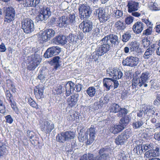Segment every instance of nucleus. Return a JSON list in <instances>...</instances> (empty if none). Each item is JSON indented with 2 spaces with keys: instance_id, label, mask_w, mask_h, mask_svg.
<instances>
[{
  "instance_id": "obj_1",
  "label": "nucleus",
  "mask_w": 160,
  "mask_h": 160,
  "mask_svg": "<svg viewBox=\"0 0 160 160\" xmlns=\"http://www.w3.org/2000/svg\"><path fill=\"white\" fill-rule=\"evenodd\" d=\"M98 153L99 155L95 157L93 154H84L79 160H106L109 157V154L107 148H101L98 150Z\"/></svg>"
},
{
  "instance_id": "obj_2",
  "label": "nucleus",
  "mask_w": 160,
  "mask_h": 160,
  "mask_svg": "<svg viewBox=\"0 0 160 160\" xmlns=\"http://www.w3.org/2000/svg\"><path fill=\"white\" fill-rule=\"evenodd\" d=\"M77 19L76 17L74 14H70L68 17L62 16L59 18L56 25L61 28L65 27L69 25L73 26L76 24Z\"/></svg>"
},
{
  "instance_id": "obj_3",
  "label": "nucleus",
  "mask_w": 160,
  "mask_h": 160,
  "mask_svg": "<svg viewBox=\"0 0 160 160\" xmlns=\"http://www.w3.org/2000/svg\"><path fill=\"white\" fill-rule=\"evenodd\" d=\"M101 41L102 43V45L108 51L110 50L111 45L115 47L119 42L118 36L113 34L109 35L105 37L102 39Z\"/></svg>"
},
{
  "instance_id": "obj_4",
  "label": "nucleus",
  "mask_w": 160,
  "mask_h": 160,
  "mask_svg": "<svg viewBox=\"0 0 160 160\" xmlns=\"http://www.w3.org/2000/svg\"><path fill=\"white\" fill-rule=\"evenodd\" d=\"M150 77V73L147 71L142 72L139 78H134L132 79L133 83L132 85L136 87L139 86L141 87L143 86L144 87L148 86L147 83Z\"/></svg>"
},
{
  "instance_id": "obj_5",
  "label": "nucleus",
  "mask_w": 160,
  "mask_h": 160,
  "mask_svg": "<svg viewBox=\"0 0 160 160\" xmlns=\"http://www.w3.org/2000/svg\"><path fill=\"white\" fill-rule=\"evenodd\" d=\"M130 120V119L127 116L122 117L120 119L118 125H114L110 129V132L114 134L118 133L125 128Z\"/></svg>"
},
{
  "instance_id": "obj_6",
  "label": "nucleus",
  "mask_w": 160,
  "mask_h": 160,
  "mask_svg": "<svg viewBox=\"0 0 160 160\" xmlns=\"http://www.w3.org/2000/svg\"><path fill=\"white\" fill-rule=\"evenodd\" d=\"M155 112V109L152 106L144 105L142 107V110L137 113V116L142 119L143 118L148 119L154 114Z\"/></svg>"
},
{
  "instance_id": "obj_7",
  "label": "nucleus",
  "mask_w": 160,
  "mask_h": 160,
  "mask_svg": "<svg viewBox=\"0 0 160 160\" xmlns=\"http://www.w3.org/2000/svg\"><path fill=\"white\" fill-rule=\"evenodd\" d=\"M27 69L31 70L34 69L40 64L42 59L40 56L34 54L28 57Z\"/></svg>"
},
{
  "instance_id": "obj_8",
  "label": "nucleus",
  "mask_w": 160,
  "mask_h": 160,
  "mask_svg": "<svg viewBox=\"0 0 160 160\" xmlns=\"http://www.w3.org/2000/svg\"><path fill=\"white\" fill-rule=\"evenodd\" d=\"M21 24L22 28L26 33H30L34 30L33 22L30 18H23L21 21Z\"/></svg>"
},
{
  "instance_id": "obj_9",
  "label": "nucleus",
  "mask_w": 160,
  "mask_h": 160,
  "mask_svg": "<svg viewBox=\"0 0 160 160\" xmlns=\"http://www.w3.org/2000/svg\"><path fill=\"white\" fill-rule=\"evenodd\" d=\"M78 9L81 19H86L90 17L92 12V11L90 7L87 5H80Z\"/></svg>"
},
{
  "instance_id": "obj_10",
  "label": "nucleus",
  "mask_w": 160,
  "mask_h": 160,
  "mask_svg": "<svg viewBox=\"0 0 160 160\" xmlns=\"http://www.w3.org/2000/svg\"><path fill=\"white\" fill-rule=\"evenodd\" d=\"M65 87L66 91L65 95L67 97L69 96L72 92H73L75 88L76 89V91L78 92L80 91L82 86L79 84H78L75 85L71 81L68 82L66 84Z\"/></svg>"
},
{
  "instance_id": "obj_11",
  "label": "nucleus",
  "mask_w": 160,
  "mask_h": 160,
  "mask_svg": "<svg viewBox=\"0 0 160 160\" xmlns=\"http://www.w3.org/2000/svg\"><path fill=\"white\" fill-rule=\"evenodd\" d=\"M5 11V18L4 22L10 23L15 19L16 12L14 8L12 7L6 8Z\"/></svg>"
},
{
  "instance_id": "obj_12",
  "label": "nucleus",
  "mask_w": 160,
  "mask_h": 160,
  "mask_svg": "<svg viewBox=\"0 0 160 160\" xmlns=\"http://www.w3.org/2000/svg\"><path fill=\"white\" fill-rule=\"evenodd\" d=\"M139 62V59L138 58L135 57L129 56L125 60H123L122 63L124 66L132 67L137 66Z\"/></svg>"
},
{
  "instance_id": "obj_13",
  "label": "nucleus",
  "mask_w": 160,
  "mask_h": 160,
  "mask_svg": "<svg viewBox=\"0 0 160 160\" xmlns=\"http://www.w3.org/2000/svg\"><path fill=\"white\" fill-rule=\"evenodd\" d=\"M51 15V12L49 7L44 8L41 10L37 17V19L40 21L44 22Z\"/></svg>"
},
{
  "instance_id": "obj_14",
  "label": "nucleus",
  "mask_w": 160,
  "mask_h": 160,
  "mask_svg": "<svg viewBox=\"0 0 160 160\" xmlns=\"http://www.w3.org/2000/svg\"><path fill=\"white\" fill-rule=\"evenodd\" d=\"M60 48L58 46L48 48L44 54L45 58H48L58 54L60 52Z\"/></svg>"
},
{
  "instance_id": "obj_15",
  "label": "nucleus",
  "mask_w": 160,
  "mask_h": 160,
  "mask_svg": "<svg viewBox=\"0 0 160 160\" xmlns=\"http://www.w3.org/2000/svg\"><path fill=\"white\" fill-rule=\"evenodd\" d=\"M108 52L104 47L101 45L98 46L96 49V51L92 54V58L95 61L98 60L100 56L103 55Z\"/></svg>"
},
{
  "instance_id": "obj_16",
  "label": "nucleus",
  "mask_w": 160,
  "mask_h": 160,
  "mask_svg": "<svg viewBox=\"0 0 160 160\" xmlns=\"http://www.w3.org/2000/svg\"><path fill=\"white\" fill-rule=\"evenodd\" d=\"M41 130L46 133H49L54 128V125L51 121H46L41 126Z\"/></svg>"
},
{
  "instance_id": "obj_17",
  "label": "nucleus",
  "mask_w": 160,
  "mask_h": 160,
  "mask_svg": "<svg viewBox=\"0 0 160 160\" xmlns=\"http://www.w3.org/2000/svg\"><path fill=\"white\" fill-rule=\"evenodd\" d=\"M82 31L85 33H90L93 29V23L91 20H86L82 22Z\"/></svg>"
},
{
  "instance_id": "obj_18",
  "label": "nucleus",
  "mask_w": 160,
  "mask_h": 160,
  "mask_svg": "<svg viewBox=\"0 0 160 160\" xmlns=\"http://www.w3.org/2000/svg\"><path fill=\"white\" fill-rule=\"evenodd\" d=\"M96 12L98 14V17L101 22H104L108 20L109 17L105 12V9L102 8H99L96 11Z\"/></svg>"
},
{
  "instance_id": "obj_19",
  "label": "nucleus",
  "mask_w": 160,
  "mask_h": 160,
  "mask_svg": "<svg viewBox=\"0 0 160 160\" xmlns=\"http://www.w3.org/2000/svg\"><path fill=\"white\" fill-rule=\"evenodd\" d=\"M44 87L42 84H39L35 87L34 89V93L35 97L38 99H41L43 97V92Z\"/></svg>"
},
{
  "instance_id": "obj_20",
  "label": "nucleus",
  "mask_w": 160,
  "mask_h": 160,
  "mask_svg": "<svg viewBox=\"0 0 160 160\" xmlns=\"http://www.w3.org/2000/svg\"><path fill=\"white\" fill-rule=\"evenodd\" d=\"M128 11L129 13L137 11L140 7L139 3L134 1L128 2L127 5Z\"/></svg>"
},
{
  "instance_id": "obj_21",
  "label": "nucleus",
  "mask_w": 160,
  "mask_h": 160,
  "mask_svg": "<svg viewBox=\"0 0 160 160\" xmlns=\"http://www.w3.org/2000/svg\"><path fill=\"white\" fill-rule=\"evenodd\" d=\"M128 46L130 48V52H133L135 53H138L139 52L141 51L139 44L135 41L129 42L128 44Z\"/></svg>"
},
{
  "instance_id": "obj_22",
  "label": "nucleus",
  "mask_w": 160,
  "mask_h": 160,
  "mask_svg": "<svg viewBox=\"0 0 160 160\" xmlns=\"http://www.w3.org/2000/svg\"><path fill=\"white\" fill-rule=\"evenodd\" d=\"M53 42L57 44L64 45L68 42L67 38L65 36H58L54 38Z\"/></svg>"
},
{
  "instance_id": "obj_23",
  "label": "nucleus",
  "mask_w": 160,
  "mask_h": 160,
  "mask_svg": "<svg viewBox=\"0 0 160 160\" xmlns=\"http://www.w3.org/2000/svg\"><path fill=\"white\" fill-rule=\"evenodd\" d=\"M151 47L147 49L144 52L143 57L145 59H148L154 55L155 46L153 45Z\"/></svg>"
},
{
  "instance_id": "obj_24",
  "label": "nucleus",
  "mask_w": 160,
  "mask_h": 160,
  "mask_svg": "<svg viewBox=\"0 0 160 160\" xmlns=\"http://www.w3.org/2000/svg\"><path fill=\"white\" fill-rule=\"evenodd\" d=\"M89 132V138L87 141V144H90L92 143L95 140L96 132L93 126H91L88 131Z\"/></svg>"
},
{
  "instance_id": "obj_25",
  "label": "nucleus",
  "mask_w": 160,
  "mask_h": 160,
  "mask_svg": "<svg viewBox=\"0 0 160 160\" xmlns=\"http://www.w3.org/2000/svg\"><path fill=\"white\" fill-rule=\"evenodd\" d=\"M143 24L141 22H137L133 26L132 30L136 34L140 33L143 29Z\"/></svg>"
},
{
  "instance_id": "obj_26",
  "label": "nucleus",
  "mask_w": 160,
  "mask_h": 160,
  "mask_svg": "<svg viewBox=\"0 0 160 160\" xmlns=\"http://www.w3.org/2000/svg\"><path fill=\"white\" fill-rule=\"evenodd\" d=\"M103 86L106 87L107 91L110 90L113 87V78H107L103 79Z\"/></svg>"
},
{
  "instance_id": "obj_27",
  "label": "nucleus",
  "mask_w": 160,
  "mask_h": 160,
  "mask_svg": "<svg viewBox=\"0 0 160 160\" xmlns=\"http://www.w3.org/2000/svg\"><path fill=\"white\" fill-rule=\"evenodd\" d=\"M78 97L77 95H72L67 99V103L68 107H72L75 106L77 103Z\"/></svg>"
},
{
  "instance_id": "obj_28",
  "label": "nucleus",
  "mask_w": 160,
  "mask_h": 160,
  "mask_svg": "<svg viewBox=\"0 0 160 160\" xmlns=\"http://www.w3.org/2000/svg\"><path fill=\"white\" fill-rule=\"evenodd\" d=\"M126 24L120 20L117 21L115 24V27L116 30L118 32H121L124 30L126 28Z\"/></svg>"
},
{
  "instance_id": "obj_29",
  "label": "nucleus",
  "mask_w": 160,
  "mask_h": 160,
  "mask_svg": "<svg viewBox=\"0 0 160 160\" xmlns=\"http://www.w3.org/2000/svg\"><path fill=\"white\" fill-rule=\"evenodd\" d=\"M63 133L66 141H68L70 140L73 139L75 137V134L73 132L68 131L63 132Z\"/></svg>"
},
{
  "instance_id": "obj_30",
  "label": "nucleus",
  "mask_w": 160,
  "mask_h": 160,
  "mask_svg": "<svg viewBox=\"0 0 160 160\" xmlns=\"http://www.w3.org/2000/svg\"><path fill=\"white\" fill-rule=\"evenodd\" d=\"M144 123V122L142 119L135 120L132 123V126L134 129H138L140 128Z\"/></svg>"
},
{
  "instance_id": "obj_31",
  "label": "nucleus",
  "mask_w": 160,
  "mask_h": 160,
  "mask_svg": "<svg viewBox=\"0 0 160 160\" xmlns=\"http://www.w3.org/2000/svg\"><path fill=\"white\" fill-rule=\"evenodd\" d=\"M79 118L78 112L73 111H72L69 112V115L68 117V120L70 121H73L75 119Z\"/></svg>"
},
{
  "instance_id": "obj_32",
  "label": "nucleus",
  "mask_w": 160,
  "mask_h": 160,
  "mask_svg": "<svg viewBox=\"0 0 160 160\" xmlns=\"http://www.w3.org/2000/svg\"><path fill=\"white\" fill-rule=\"evenodd\" d=\"M96 91V89L94 87H89L86 91L87 94L90 97L95 96Z\"/></svg>"
},
{
  "instance_id": "obj_33",
  "label": "nucleus",
  "mask_w": 160,
  "mask_h": 160,
  "mask_svg": "<svg viewBox=\"0 0 160 160\" xmlns=\"http://www.w3.org/2000/svg\"><path fill=\"white\" fill-rule=\"evenodd\" d=\"M144 155L147 158H149L158 156V153H155L154 150H150L146 152Z\"/></svg>"
},
{
  "instance_id": "obj_34",
  "label": "nucleus",
  "mask_w": 160,
  "mask_h": 160,
  "mask_svg": "<svg viewBox=\"0 0 160 160\" xmlns=\"http://www.w3.org/2000/svg\"><path fill=\"white\" fill-rule=\"evenodd\" d=\"M67 38H68V40L70 43H75L78 40V36L72 33L70 34Z\"/></svg>"
},
{
  "instance_id": "obj_35",
  "label": "nucleus",
  "mask_w": 160,
  "mask_h": 160,
  "mask_svg": "<svg viewBox=\"0 0 160 160\" xmlns=\"http://www.w3.org/2000/svg\"><path fill=\"white\" fill-rule=\"evenodd\" d=\"M126 141V139L124 138L121 133L118 135L115 139V142L117 145L123 144Z\"/></svg>"
},
{
  "instance_id": "obj_36",
  "label": "nucleus",
  "mask_w": 160,
  "mask_h": 160,
  "mask_svg": "<svg viewBox=\"0 0 160 160\" xmlns=\"http://www.w3.org/2000/svg\"><path fill=\"white\" fill-rule=\"evenodd\" d=\"M121 133L126 140L132 135L131 130L129 129H126Z\"/></svg>"
},
{
  "instance_id": "obj_37",
  "label": "nucleus",
  "mask_w": 160,
  "mask_h": 160,
  "mask_svg": "<svg viewBox=\"0 0 160 160\" xmlns=\"http://www.w3.org/2000/svg\"><path fill=\"white\" fill-rule=\"evenodd\" d=\"M56 140L57 141L60 143H64L65 141H66L63 132L58 134L56 137Z\"/></svg>"
},
{
  "instance_id": "obj_38",
  "label": "nucleus",
  "mask_w": 160,
  "mask_h": 160,
  "mask_svg": "<svg viewBox=\"0 0 160 160\" xmlns=\"http://www.w3.org/2000/svg\"><path fill=\"white\" fill-rule=\"evenodd\" d=\"M158 5L156 3L150 2L148 4V7L149 9L152 11H156L160 10V8L158 7Z\"/></svg>"
},
{
  "instance_id": "obj_39",
  "label": "nucleus",
  "mask_w": 160,
  "mask_h": 160,
  "mask_svg": "<svg viewBox=\"0 0 160 160\" xmlns=\"http://www.w3.org/2000/svg\"><path fill=\"white\" fill-rule=\"evenodd\" d=\"M117 69L113 68H108L107 70V72L109 74V76L112 77L113 78H116V76L115 75V73H116Z\"/></svg>"
},
{
  "instance_id": "obj_40",
  "label": "nucleus",
  "mask_w": 160,
  "mask_h": 160,
  "mask_svg": "<svg viewBox=\"0 0 160 160\" xmlns=\"http://www.w3.org/2000/svg\"><path fill=\"white\" fill-rule=\"evenodd\" d=\"M131 38L130 33L128 32H126L122 35V40L123 42H126L128 41Z\"/></svg>"
},
{
  "instance_id": "obj_41",
  "label": "nucleus",
  "mask_w": 160,
  "mask_h": 160,
  "mask_svg": "<svg viewBox=\"0 0 160 160\" xmlns=\"http://www.w3.org/2000/svg\"><path fill=\"white\" fill-rule=\"evenodd\" d=\"M120 109L121 108L116 103H114L111 106V112L115 113L119 112Z\"/></svg>"
},
{
  "instance_id": "obj_42",
  "label": "nucleus",
  "mask_w": 160,
  "mask_h": 160,
  "mask_svg": "<svg viewBox=\"0 0 160 160\" xmlns=\"http://www.w3.org/2000/svg\"><path fill=\"white\" fill-rule=\"evenodd\" d=\"M45 34L50 38L51 37L54 36L55 34V32L52 29H49L45 31Z\"/></svg>"
},
{
  "instance_id": "obj_43",
  "label": "nucleus",
  "mask_w": 160,
  "mask_h": 160,
  "mask_svg": "<svg viewBox=\"0 0 160 160\" xmlns=\"http://www.w3.org/2000/svg\"><path fill=\"white\" fill-rule=\"evenodd\" d=\"M9 102L11 103L10 105L12 108L15 111L16 113L18 114L19 110L16 106L15 102L13 100H10V101H9Z\"/></svg>"
},
{
  "instance_id": "obj_44",
  "label": "nucleus",
  "mask_w": 160,
  "mask_h": 160,
  "mask_svg": "<svg viewBox=\"0 0 160 160\" xmlns=\"http://www.w3.org/2000/svg\"><path fill=\"white\" fill-rule=\"evenodd\" d=\"M142 45L145 48L148 47L150 44V41L148 38H147L144 39L142 40Z\"/></svg>"
},
{
  "instance_id": "obj_45",
  "label": "nucleus",
  "mask_w": 160,
  "mask_h": 160,
  "mask_svg": "<svg viewBox=\"0 0 160 160\" xmlns=\"http://www.w3.org/2000/svg\"><path fill=\"white\" fill-rule=\"evenodd\" d=\"M28 102L32 107L36 109L38 108V104L32 98H30L28 99Z\"/></svg>"
},
{
  "instance_id": "obj_46",
  "label": "nucleus",
  "mask_w": 160,
  "mask_h": 160,
  "mask_svg": "<svg viewBox=\"0 0 160 160\" xmlns=\"http://www.w3.org/2000/svg\"><path fill=\"white\" fill-rule=\"evenodd\" d=\"M128 112V110L124 108H121L119 111V113L118 114V116H122L123 115H125Z\"/></svg>"
},
{
  "instance_id": "obj_47",
  "label": "nucleus",
  "mask_w": 160,
  "mask_h": 160,
  "mask_svg": "<svg viewBox=\"0 0 160 160\" xmlns=\"http://www.w3.org/2000/svg\"><path fill=\"white\" fill-rule=\"evenodd\" d=\"M141 145L142 146L143 152L151 148V145L150 144L147 143L144 144H141Z\"/></svg>"
},
{
  "instance_id": "obj_48",
  "label": "nucleus",
  "mask_w": 160,
  "mask_h": 160,
  "mask_svg": "<svg viewBox=\"0 0 160 160\" xmlns=\"http://www.w3.org/2000/svg\"><path fill=\"white\" fill-rule=\"evenodd\" d=\"M0 151L3 154L7 153L6 145H3L1 143H0Z\"/></svg>"
},
{
  "instance_id": "obj_49",
  "label": "nucleus",
  "mask_w": 160,
  "mask_h": 160,
  "mask_svg": "<svg viewBox=\"0 0 160 160\" xmlns=\"http://www.w3.org/2000/svg\"><path fill=\"white\" fill-rule=\"evenodd\" d=\"M134 20V18L131 16L127 17L125 19V22L128 25L131 24Z\"/></svg>"
},
{
  "instance_id": "obj_50",
  "label": "nucleus",
  "mask_w": 160,
  "mask_h": 160,
  "mask_svg": "<svg viewBox=\"0 0 160 160\" xmlns=\"http://www.w3.org/2000/svg\"><path fill=\"white\" fill-rule=\"evenodd\" d=\"M151 84V88L157 89L158 88V85L157 82L155 80H151L150 81Z\"/></svg>"
},
{
  "instance_id": "obj_51",
  "label": "nucleus",
  "mask_w": 160,
  "mask_h": 160,
  "mask_svg": "<svg viewBox=\"0 0 160 160\" xmlns=\"http://www.w3.org/2000/svg\"><path fill=\"white\" fill-rule=\"evenodd\" d=\"M109 98L108 95H105L104 97L103 98H101L100 101V102L101 103H106L108 102L109 101Z\"/></svg>"
},
{
  "instance_id": "obj_52",
  "label": "nucleus",
  "mask_w": 160,
  "mask_h": 160,
  "mask_svg": "<svg viewBox=\"0 0 160 160\" xmlns=\"http://www.w3.org/2000/svg\"><path fill=\"white\" fill-rule=\"evenodd\" d=\"M152 28L149 26L148 28L143 31V35H150L152 32Z\"/></svg>"
},
{
  "instance_id": "obj_53",
  "label": "nucleus",
  "mask_w": 160,
  "mask_h": 160,
  "mask_svg": "<svg viewBox=\"0 0 160 160\" xmlns=\"http://www.w3.org/2000/svg\"><path fill=\"white\" fill-rule=\"evenodd\" d=\"M92 34L94 36H98L100 34V30L98 28H96L92 31Z\"/></svg>"
},
{
  "instance_id": "obj_54",
  "label": "nucleus",
  "mask_w": 160,
  "mask_h": 160,
  "mask_svg": "<svg viewBox=\"0 0 160 160\" xmlns=\"http://www.w3.org/2000/svg\"><path fill=\"white\" fill-rule=\"evenodd\" d=\"M55 90L58 94H61L62 92V86L61 85H59L56 87Z\"/></svg>"
},
{
  "instance_id": "obj_55",
  "label": "nucleus",
  "mask_w": 160,
  "mask_h": 160,
  "mask_svg": "<svg viewBox=\"0 0 160 160\" xmlns=\"http://www.w3.org/2000/svg\"><path fill=\"white\" fill-rule=\"evenodd\" d=\"M115 17L116 18H119L122 16V12L119 10H117L115 12Z\"/></svg>"
},
{
  "instance_id": "obj_56",
  "label": "nucleus",
  "mask_w": 160,
  "mask_h": 160,
  "mask_svg": "<svg viewBox=\"0 0 160 160\" xmlns=\"http://www.w3.org/2000/svg\"><path fill=\"white\" fill-rule=\"evenodd\" d=\"M6 122L9 123H12L13 121V119L10 115H8L5 117Z\"/></svg>"
},
{
  "instance_id": "obj_57",
  "label": "nucleus",
  "mask_w": 160,
  "mask_h": 160,
  "mask_svg": "<svg viewBox=\"0 0 160 160\" xmlns=\"http://www.w3.org/2000/svg\"><path fill=\"white\" fill-rule=\"evenodd\" d=\"M41 38L42 41H46L48 39H49L50 38L48 37V36L45 34V32L43 33L41 36Z\"/></svg>"
},
{
  "instance_id": "obj_58",
  "label": "nucleus",
  "mask_w": 160,
  "mask_h": 160,
  "mask_svg": "<svg viewBox=\"0 0 160 160\" xmlns=\"http://www.w3.org/2000/svg\"><path fill=\"white\" fill-rule=\"evenodd\" d=\"M6 112L5 108L3 103H0V113L3 114Z\"/></svg>"
},
{
  "instance_id": "obj_59",
  "label": "nucleus",
  "mask_w": 160,
  "mask_h": 160,
  "mask_svg": "<svg viewBox=\"0 0 160 160\" xmlns=\"http://www.w3.org/2000/svg\"><path fill=\"white\" fill-rule=\"evenodd\" d=\"M142 22H144L145 24L147 25L149 27L152 28V22L149 21L148 19H143L142 20Z\"/></svg>"
},
{
  "instance_id": "obj_60",
  "label": "nucleus",
  "mask_w": 160,
  "mask_h": 160,
  "mask_svg": "<svg viewBox=\"0 0 160 160\" xmlns=\"http://www.w3.org/2000/svg\"><path fill=\"white\" fill-rule=\"evenodd\" d=\"M118 73L117 75V78L118 79H121L122 78L123 76V73L122 71L119 69H117L116 73Z\"/></svg>"
},
{
  "instance_id": "obj_61",
  "label": "nucleus",
  "mask_w": 160,
  "mask_h": 160,
  "mask_svg": "<svg viewBox=\"0 0 160 160\" xmlns=\"http://www.w3.org/2000/svg\"><path fill=\"white\" fill-rule=\"evenodd\" d=\"M88 140V139L87 135L86 134H84L83 136L81 138L80 141L82 142H87V141Z\"/></svg>"
},
{
  "instance_id": "obj_62",
  "label": "nucleus",
  "mask_w": 160,
  "mask_h": 160,
  "mask_svg": "<svg viewBox=\"0 0 160 160\" xmlns=\"http://www.w3.org/2000/svg\"><path fill=\"white\" fill-rule=\"evenodd\" d=\"M156 98V100L154 102V104L155 105H157L158 103H160V94H157Z\"/></svg>"
},
{
  "instance_id": "obj_63",
  "label": "nucleus",
  "mask_w": 160,
  "mask_h": 160,
  "mask_svg": "<svg viewBox=\"0 0 160 160\" xmlns=\"http://www.w3.org/2000/svg\"><path fill=\"white\" fill-rule=\"evenodd\" d=\"M6 50V48L3 43H2L0 45V52H5Z\"/></svg>"
},
{
  "instance_id": "obj_64",
  "label": "nucleus",
  "mask_w": 160,
  "mask_h": 160,
  "mask_svg": "<svg viewBox=\"0 0 160 160\" xmlns=\"http://www.w3.org/2000/svg\"><path fill=\"white\" fill-rule=\"evenodd\" d=\"M159 47H157L155 46V51L157 55L160 56V41H159Z\"/></svg>"
}]
</instances>
